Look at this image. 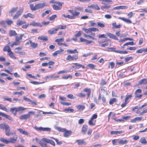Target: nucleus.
I'll return each instance as SVG.
<instances>
[{"label": "nucleus", "instance_id": "nucleus-52", "mask_svg": "<svg viewBox=\"0 0 147 147\" xmlns=\"http://www.w3.org/2000/svg\"><path fill=\"white\" fill-rule=\"evenodd\" d=\"M71 79L72 78V76L71 75H69L67 76H63L62 77V79H63L67 80L68 78Z\"/></svg>", "mask_w": 147, "mask_h": 147}, {"label": "nucleus", "instance_id": "nucleus-64", "mask_svg": "<svg viewBox=\"0 0 147 147\" xmlns=\"http://www.w3.org/2000/svg\"><path fill=\"white\" fill-rule=\"evenodd\" d=\"M67 97L68 98H69L71 99H74V97L73 95L72 94H68L67 96Z\"/></svg>", "mask_w": 147, "mask_h": 147}, {"label": "nucleus", "instance_id": "nucleus-40", "mask_svg": "<svg viewBox=\"0 0 147 147\" xmlns=\"http://www.w3.org/2000/svg\"><path fill=\"white\" fill-rule=\"evenodd\" d=\"M58 29L57 28H56L53 29L52 30H50L48 31V33L49 34H55L58 31Z\"/></svg>", "mask_w": 147, "mask_h": 147}, {"label": "nucleus", "instance_id": "nucleus-34", "mask_svg": "<svg viewBox=\"0 0 147 147\" xmlns=\"http://www.w3.org/2000/svg\"><path fill=\"white\" fill-rule=\"evenodd\" d=\"M30 42L31 46L32 48L35 49L38 47V44L37 43L32 42L30 40Z\"/></svg>", "mask_w": 147, "mask_h": 147}, {"label": "nucleus", "instance_id": "nucleus-36", "mask_svg": "<svg viewBox=\"0 0 147 147\" xmlns=\"http://www.w3.org/2000/svg\"><path fill=\"white\" fill-rule=\"evenodd\" d=\"M135 45V43H134L133 42H127L124 45L121 47L123 48H125V46H128L129 45Z\"/></svg>", "mask_w": 147, "mask_h": 147}, {"label": "nucleus", "instance_id": "nucleus-25", "mask_svg": "<svg viewBox=\"0 0 147 147\" xmlns=\"http://www.w3.org/2000/svg\"><path fill=\"white\" fill-rule=\"evenodd\" d=\"M66 52L69 54L78 53V51L76 49L74 50L68 49L67 50Z\"/></svg>", "mask_w": 147, "mask_h": 147}, {"label": "nucleus", "instance_id": "nucleus-41", "mask_svg": "<svg viewBox=\"0 0 147 147\" xmlns=\"http://www.w3.org/2000/svg\"><path fill=\"white\" fill-rule=\"evenodd\" d=\"M77 68L79 69L81 67H82L83 69L85 68V67L83 65L78 64L77 63H74Z\"/></svg>", "mask_w": 147, "mask_h": 147}, {"label": "nucleus", "instance_id": "nucleus-48", "mask_svg": "<svg viewBox=\"0 0 147 147\" xmlns=\"http://www.w3.org/2000/svg\"><path fill=\"white\" fill-rule=\"evenodd\" d=\"M111 7L110 5H108L106 4L102 6L101 7V9L102 10H104L105 9H108Z\"/></svg>", "mask_w": 147, "mask_h": 147}, {"label": "nucleus", "instance_id": "nucleus-49", "mask_svg": "<svg viewBox=\"0 0 147 147\" xmlns=\"http://www.w3.org/2000/svg\"><path fill=\"white\" fill-rule=\"evenodd\" d=\"M51 139L54 140L57 143V145H61L62 144V142L61 141H59V140L57 138H55L53 137L51 138Z\"/></svg>", "mask_w": 147, "mask_h": 147}, {"label": "nucleus", "instance_id": "nucleus-26", "mask_svg": "<svg viewBox=\"0 0 147 147\" xmlns=\"http://www.w3.org/2000/svg\"><path fill=\"white\" fill-rule=\"evenodd\" d=\"M133 96V95L132 94L127 95L125 98L124 99V101H125L128 103H129L130 100L131 99L132 97Z\"/></svg>", "mask_w": 147, "mask_h": 147}, {"label": "nucleus", "instance_id": "nucleus-37", "mask_svg": "<svg viewBox=\"0 0 147 147\" xmlns=\"http://www.w3.org/2000/svg\"><path fill=\"white\" fill-rule=\"evenodd\" d=\"M26 23V22L25 21H20L18 20L16 24L18 26H20L25 24Z\"/></svg>", "mask_w": 147, "mask_h": 147}, {"label": "nucleus", "instance_id": "nucleus-59", "mask_svg": "<svg viewBox=\"0 0 147 147\" xmlns=\"http://www.w3.org/2000/svg\"><path fill=\"white\" fill-rule=\"evenodd\" d=\"M84 120L83 119H80L78 121V123L79 125H82L84 123Z\"/></svg>", "mask_w": 147, "mask_h": 147}, {"label": "nucleus", "instance_id": "nucleus-51", "mask_svg": "<svg viewBox=\"0 0 147 147\" xmlns=\"http://www.w3.org/2000/svg\"><path fill=\"white\" fill-rule=\"evenodd\" d=\"M1 141L6 144H8L9 143V140H8L3 138H1Z\"/></svg>", "mask_w": 147, "mask_h": 147}, {"label": "nucleus", "instance_id": "nucleus-9", "mask_svg": "<svg viewBox=\"0 0 147 147\" xmlns=\"http://www.w3.org/2000/svg\"><path fill=\"white\" fill-rule=\"evenodd\" d=\"M79 59L78 55V54L71 55H68L66 58L67 61H76Z\"/></svg>", "mask_w": 147, "mask_h": 147}, {"label": "nucleus", "instance_id": "nucleus-15", "mask_svg": "<svg viewBox=\"0 0 147 147\" xmlns=\"http://www.w3.org/2000/svg\"><path fill=\"white\" fill-rule=\"evenodd\" d=\"M22 49V47H16L15 49V50H16L15 53L22 55H25L26 53L24 51H21Z\"/></svg>", "mask_w": 147, "mask_h": 147}, {"label": "nucleus", "instance_id": "nucleus-17", "mask_svg": "<svg viewBox=\"0 0 147 147\" xmlns=\"http://www.w3.org/2000/svg\"><path fill=\"white\" fill-rule=\"evenodd\" d=\"M76 142L79 145H86L87 144L86 142L84 139L77 140L76 141Z\"/></svg>", "mask_w": 147, "mask_h": 147}, {"label": "nucleus", "instance_id": "nucleus-24", "mask_svg": "<svg viewBox=\"0 0 147 147\" xmlns=\"http://www.w3.org/2000/svg\"><path fill=\"white\" fill-rule=\"evenodd\" d=\"M17 35L16 32L13 30H10L9 32V36L10 37L16 36Z\"/></svg>", "mask_w": 147, "mask_h": 147}, {"label": "nucleus", "instance_id": "nucleus-3", "mask_svg": "<svg viewBox=\"0 0 147 147\" xmlns=\"http://www.w3.org/2000/svg\"><path fill=\"white\" fill-rule=\"evenodd\" d=\"M47 6V4L46 2H43L42 3H39L36 4L34 5L33 4H31L30 5V7L31 11H35L36 10L42 9L45 7Z\"/></svg>", "mask_w": 147, "mask_h": 147}, {"label": "nucleus", "instance_id": "nucleus-39", "mask_svg": "<svg viewBox=\"0 0 147 147\" xmlns=\"http://www.w3.org/2000/svg\"><path fill=\"white\" fill-rule=\"evenodd\" d=\"M128 142V141L127 140L121 139L118 141V143L119 145H123L127 144Z\"/></svg>", "mask_w": 147, "mask_h": 147}, {"label": "nucleus", "instance_id": "nucleus-29", "mask_svg": "<svg viewBox=\"0 0 147 147\" xmlns=\"http://www.w3.org/2000/svg\"><path fill=\"white\" fill-rule=\"evenodd\" d=\"M17 130L20 133L22 134H23L26 136H28L29 135V134L28 132L24 130L23 129L21 128H18L17 129Z\"/></svg>", "mask_w": 147, "mask_h": 147}, {"label": "nucleus", "instance_id": "nucleus-10", "mask_svg": "<svg viewBox=\"0 0 147 147\" xmlns=\"http://www.w3.org/2000/svg\"><path fill=\"white\" fill-rule=\"evenodd\" d=\"M97 117V115L95 114H94L88 122L89 125L90 126H94L96 125V121L94 119H96Z\"/></svg>", "mask_w": 147, "mask_h": 147}, {"label": "nucleus", "instance_id": "nucleus-20", "mask_svg": "<svg viewBox=\"0 0 147 147\" xmlns=\"http://www.w3.org/2000/svg\"><path fill=\"white\" fill-rule=\"evenodd\" d=\"M80 40L81 42H86V44L87 45L93 42L91 40H88L81 37L80 38Z\"/></svg>", "mask_w": 147, "mask_h": 147}, {"label": "nucleus", "instance_id": "nucleus-23", "mask_svg": "<svg viewBox=\"0 0 147 147\" xmlns=\"http://www.w3.org/2000/svg\"><path fill=\"white\" fill-rule=\"evenodd\" d=\"M18 9V7H13L9 11V13L11 14V16H13L14 14L17 11Z\"/></svg>", "mask_w": 147, "mask_h": 147}, {"label": "nucleus", "instance_id": "nucleus-47", "mask_svg": "<svg viewBox=\"0 0 147 147\" xmlns=\"http://www.w3.org/2000/svg\"><path fill=\"white\" fill-rule=\"evenodd\" d=\"M97 25L98 27L100 28H104L105 27V24L102 23L101 22H98L97 23Z\"/></svg>", "mask_w": 147, "mask_h": 147}, {"label": "nucleus", "instance_id": "nucleus-16", "mask_svg": "<svg viewBox=\"0 0 147 147\" xmlns=\"http://www.w3.org/2000/svg\"><path fill=\"white\" fill-rule=\"evenodd\" d=\"M34 128L36 130L38 131H50L51 130V129L49 127H35Z\"/></svg>", "mask_w": 147, "mask_h": 147}, {"label": "nucleus", "instance_id": "nucleus-61", "mask_svg": "<svg viewBox=\"0 0 147 147\" xmlns=\"http://www.w3.org/2000/svg\"><path fill=\"white\" fill-rule=\"evenodd\" d=\"M82 34V32L81 31H79L75 34V37H79L81 36Z\"/></svg>", "mask_w": 147, "mask_h": 147}, {"label": "nucleus", "instance_id": "nucleus-33", "mask_svg": "<svg viewBox=\"0 0 147 147\" xmlns=\"http://www.w3.org/2000/svg\"><path fill=\"white\" fill-rule=\"evenodd\" d=\"M123 131L121 130L119 131H110V134L111 135H113V134L117 135L118 134H121L123 133Z\"/></svg>", "mask_w": 147, "mask_h": 147}, {"label": "nucleus", "instance_id": "nucleus-5", "mask_svg": "<svg viewBox=\"0 0 147 147\" xmlns=\"http://www.w3.org/2000/svg\"><path fill=\"white\" fill-rule=\"evenodd\" d=\"M0 128L5 130V133L6 136H9L13 134L11 132L10 127L7 124L4 123L0 124Z\"/></svg>", "mask_w": 147, "mask_h": 147}, {"label": "nucleus", "instance_id": "nucleus-22", "mask_svg": "<svg viewBox=\"0 0 147 147\" xmlns=\"http://www.w3.org/2000/svg\"><path fill=\"white\" fill-rule=\"evenodd\" d=\"M88 129V126L86 124L84 125L82 127V133L84 134H85L86 133Z\"/></svg>", "mask_w": 147, "mask_h": 147}, {"label": "nucleus", "instance_id": "nucleus-60", "mask_svg": "<svg viewBox=\"0 0 147 147\" xmlns=\"http://www.w3.org/2000/svg\"><path fill=\"white\" fill-rule=\"evenodd\" d=\"M64 39L63 38H59L55 40V42H63L64 41Z\"/></svg>", "mask_w": 147, "mask_h": 147}, {"label": "nucleus", "instance_id": "nucleus-6", "mask_svg": "<svg viewBox=\"0 0 147 147\" xmlns=\"http://www.w3.org/2000/svg\"><path fill=\"white\" fill-rule=\"evenodd\" d=\"M55 129L58 130L59 132H64L63 136L65 137H69L72 134V131L71 130H67L65 128L56 127H55Z\"/></svg>", "mask_w": 147, "mask_h": 147}, {"label": "nucleus", "instance_id": "nucleus-18", "mask_svg": "<svg viewBox=\"0 0 147 147\" xmlns=\"http://www.w3.org/2000/svg\"><path fill=\"white\" fill-rule=\"evenodd\" d=\"M18 138V135H16L15 137H11L9 138V143H15L17 141Z\"/></svg>", "mask_w": 147, "mask_h": 147}, {"label": "nucleus", "instance_id": "nucleus-28", "mask_svg": "<svg viewBox=\"0 0 147 147\" xmlns=\"http://www.w3.org/2000/svg\"><path fill=\"white\" fill-rule=\"evenodd\" d=\"M23 16L25 18H27L28 17H29L31 18H34L35 17L34 15L30 13H28L24 15Z\"/></svg>", "mask_w": 147, "mask_h": 147}, {"label": "nucleus", "instance_id": "nucleus-53", "mask_svg": "<svg viewBox=\"0 0 147 147\" xmlns=\"http://www.w3.org/2000/svg\"><path fill=\"white\" fill-rule=\"evenodd\" d=\"M107 84V82L104 79H102L100 84L101 86H103Z\"/></svg>", "mask_w": 147, "mask_h": 147}, {"label": "nucleus", "instance_id": "nucleus-13", "mask_svg": "<svg viewBox=\"0 0 147 147\" xmlns=\"http://www.w3.org/2000/svg\"><path fill=\"white\" fill-rule=\"evenodd\" d=\"M142 90L140 89H137L135 92L134 94L135 95V98H136L140 99H141L142 96V94H139L141 93Z\"/></svg>", "mask_w": 147, "mask_h": 147}, {"label": "nucleus", "instance_id": "nucleus-19", "mask_svg": "<svg viewBox=\"0 0 147 147\" xmlns=\"http://www.w3.org/2000/svg\"><path fill=\"white\" fill-rule=\"evenodd\" d=\"M118 19L122 20L127 24H130L132 23V21L129 19H127L121 17H119Z\"/></svg>", "mask_w": 147, "mask_h": 147}, {"label": "nucleus", "instance_id": "nucleus-43", "mask_svg": "<svg viewBox=\"0 0 147 147\" xmlns=\"http://www.w3.org/2000/svg\"><path fill=\"white\" fill-rule=\"evenodd\" d=\"M140 142L141 144H145L147 143V142L145 137L141 138L140 140Z\"/></svg>", "mask_w": 147, "mask_h": 147}, {"label": "nucleus", "instance_id": "nucleus-1", "mask_svg": "<svg viewBox=\"0 0 147 147\" xmlns=\"http://www.w3.org/2000/svg\"><path fill=\"white\" fill-rule=\"evenodd\" d=\"M82 30L87 34L90 33V35L87 34H84V36L85 37L89 38L93 40H96L97 39L96 36V34L94 32H92V31L98 32L99 31V29L96 28H91L88 29L85 28H83Z\"/></svg>", "mask_w": 147, "mask_h": 147}, {"label": "nucleus", "instance_id": "nucleus-32", "mask_svg": "<svg viewBox=\"0 0 147 147\" xmlns=\"http://www.w3.org/2000/svg\"><path fill=\"white\" fill-rule=\"evenodd\" d=\"M147 83V79L146 78H144L140 80L139 82L138 86L142 84H145Z\"/></svg>", "mask_w": 147, "mask_h": 147}, {"label": "nucleus", "instance_id": "nucleus-14", "mask_svg": "<svg viewBox=\"0 0 147 147\" xmlns=\"http://www.w3.org/2000/svg\"><path fill=\"white\" fill-rule=\"evenodd\" d=\"M24 10L23 8H22L19 10L16 13L15 15L13 16V19L16 20L18 19L21 15Z\"/></svg>", "mask_w": 147, "mask_h": 147}, {"label": "nucleus", "instance_id": "nucleus-63", "mask_svg": "<svg viewBox=\"0 0 147 147\" xmlns=\"http://www.w3.org/2000/svg\"><path fill=\"white\" fill-rule=\"evenodd\" d=\"M133 58L132 57H125V62H127L131 60Z\"/></svg>", "mask_w": 147, "mask_h": 147}, {"label": "nucleus", "instance_id": "nucleus-50", "mask_svg": "<svg viewBox=\"0 0 147 147\" xmlns=\"http://www.w3.org/2000/svg\"><path fill=\"white\" fill-rule=\"evenodd\" d=\"M2 105L0 104V109L6 112H8L9 110L5 107L2 106Z\"/></svg>", "mask_w": 147, "mask_h": 147}, {"label": "nucleus", "instance_id": "nucleus-12", "mask_svg": "<svg viewBox=\"0 0 147 147\" xmlns=\"http://www.w3.org/2000/svg\"><path fill=\"white\" fill-rule=\"evenodd\" d=\"M32 114L33 115L34 114V112L32 111H29L27 114H26L22 115L19 117L20 119L26 120L28 119L30 117V114Z\"/></svg>", "mask_w": 147, "mask_h": 147}, {"label": "nucleus", "instance_id": "nucleus-7", "mask_svg": "<svg viewBox=\"0 0 147 147\" xmlns=\"http://www.w3.org/2000/svg\"><path fill=\"white\" fill-rule=\"evenodd\" d=\"M3 51L4 52L7 51V55L11 58L16 59L17 58L15 56V54L11 51L9 46L8 45H5L3 49Z\"/></svg>", "mask_w": 147, "mask_h": 147}, {"label": "nucleus", "instance_id": "nucleus-11", "mask_svg": "<svg viewBox=\"0 0 147 147\" xmlns=\"http://www.w3.org/2000/svg\"><path fill=\"white\" fill-rule=\"evenodd\" d=\"M53 9L55 10H61L62 8L61 3L59 2H55V4L52 5Z\"/></svg>", "mask_w": 147, "mask_h": 147}, {"label": "nucleus", "instance_id": "nucleus-21", "mask_svg": "<svg viewBox=\"0 0 147 147\" xmlns=\"http://www.w3.org/2000/svg\"><path fill=\"white\" fill-rule=\"evenodd\" d=\"M0 115L5 117L6 118L10 121H12L13 118L10 116L5 114L4 113L0 112Z\"/></svg>", "mask_w": 147, "mask_h": 147}, {"label": "nucleus", "instance_id": "nucleus-27", "mask_svg": "<svg viewBox=\"0 0 147 147\" xmlns=\"http://www.w3.org/2000/svg\"><path fill=\"white\" fill-rule=\"evenodd\" d=\"M83 91L86 92L87 93V96L88 98H89L91 92V90L90 88H86L84 89L83 90Z\"/></svg>", "mask_w": 147, "mask_h": 147}, {"label": "nucleus", "instance_id": "nucleus-35", "mask_svg": "<svg viewBox=\"0 0 147 147\" xmlns=\"http://www.w3.org/2000/svg\"><path fill=\"white\" fill-rule=\"evenodd\" d=\"M107 35L111 38L115 40L118 39L116 36L114 34H112L110 33H107Z\"/></svg>", "mask_w": 147, "mask_h": 147}, {"label": "nucleus", "instance_id": "nucleus-4", "mask_svg": "<svg viewBox=\"0 0 147 147\" xmlns=\"http://www.w3.org/2000/svg\"><path fill=\"white\" fill-rule=\"evenodd\" d=\"M24 35V34H21L16 36L15 37V41L11 44V47H13L14 46L19 45L22 40L23 37Z\"/></svg>", "mask_w": 147, "mask_h": 147}, {"label": "nucleus", "instance_id": "nucleus-54", "mask_svg": "<svg viewBox=\"0 0 147 147\" xmlns=\"http://www.w3.org/2000/svg\"><path fill=\"white\" fill-rule=\"evenodd\" d=\"M88 66L90 68L92 69H94L96 67V65H95L91 63L88 64Z\"/></svg>", "mask_w": 147, "mask_h": 147}, {"label": "nucleus", "instance_id": "nucleus-55", "mask_svg": "<svg viewBox=\"0 0 147 147\" xmlns=\"http://www.w3.org/2000/svg\"><path fill=\"white\" fill-rule=\"evenodd\" d=\"M57 16L56 15H52L51 17H50L49 19L50 21H53L54 20L55 18H56Z\"/></svg>", "mask_w": 147, "mask_h": 147}, {"label": "nucleus", "instance_id": "nucleus-2", "mask_svg": "<svg viewBox=\"0 0 147 147\" xmlns=\"http://www.w3.org/2000/svg\"><path fill=\"white\" fill-rule=\"evenodd\" d=\"M82 10V8L80 7H76L75 8L74 11L73 9H70L68 10V11L71 13L72 15L71 16L69 15H65L64 14H63L62 16L63 17L68 18L71 19H75L76 17L78 16L80 14V12H77V10L81 11Z\"/></svg>", "mask_w": 147, "mask_h": 147}, {"label": "nucleus", "instance_id": "nucleus-42", "mask_svg": "<svg viewBox=\"0 0 147 147\" xmlns=\"http://www.w3.org/2000/svg\"><path fill=\"white\" fill-rule=\"evenodd\" d=\"M143 52H147V48L146 49L142 48L138 49L136 51V53H142Z\"/></svg>", "mask_w": 147, "mask_h": 147}, {"label": "nucleus", "instance_id": "nucleus-46", "mask_svg": "<svg viewBox=\"0 0 147 147\" xmlns=\"http://www.w3.org/2000/svg\"><path fill=\"white\" fill-rule=\"evenodd\" d=\"M113 27L114 28H120L121 26V24H119L118 25H116V23L114 22L112 23Z\"/></svg>", "mask_w": 147, "mask_h": 147}, {"label": "nucleus", "instance_id": "nucleus-31", "mask_svg": "<svg viewBox=\"0 0 147 147\" xmlns=\"http://www.w3.org/2000/svg\"><path fill=\"white\" fill-rule=\"evenodd\" d=\"M38 39L39 40H42L43 41H47L48 40V38L47 36H39L38 37Z\"/></svg>", "mask_w": 147, "mask_h": 147}, {"label": "nucleus", "instance_id": "nucleus-58", "mask_svg": "<svg viewBox=\"0 0 147 147\" xmlns=\"http://www.w3.org/2000/svg\"><path fill=\"white\" fill-rule=\"evenodd\" d=\"M58 30L59 29H65L66 28V26L65 25H61L60 26V27L59 26L57 28Z\"/></svg>", "mask_w": 147, "mask_h": 147}, {"label": "nucleus", "instance_id": "nucleus-30", "mask_svg": "<svg viewBox=\"0 0 147 147\" xmlns=\"http://www.w3.org/2000/svg\"><path fill=\"white\" fill-rule=\"evenodd\" d=\"M30 25L32 26H39L41 27L42 26V25L40 23L36 22L34 21L32 22L30 24Z\"/></svg>", "mask_w": 147, "mask_h": 147}, {"label": "nucleus", "instance_id": "nucleus-62", "mask_svg": "<svg viewBox=\"0 0 147 147\" xmlns=\"http://www.w3.org/2000/svg\"><path fill=\"white\" fill-rule=\"evenodd\" d=\"M128 103V102L125 101H124V102L121 105V107L122 108H124L126 107Z\"/></svg>", "mask_w": 147, "mask_h": 147}, {"label": "nucleus", "instance_id": "nucleus-8", "mask_svg": "<svg viewBox=\"0 0 147 147\" xmlns=\"http://www.w3.org/2000/svg\"><path fill=\"white\" fill-rule=\"evenodd\" d=\"M26 109L23 107H14L11 108L10 109V111L12 112L14 115L15 116L17 114V112L22 111Z\"/></svg>", "mask_w": 147, "mask_h": 147}, {"label": "nucleus", "instance_id": "nucleus-45", "mask_svg": "<svg viewBox=\"0 0 147 147\" xmlns=\"http://www.w3.org/2000/svg\"><path fill=\"white\" fill-rule=\"evenodd\" d=\"M76 108L78 110H82L85 109V107L84 105H79L77 106Z\"/></svg>", "mask_w": 147, "mask_h": 147}, {"label": "nucleus", "instance_id": "nucleus-38", "mask_svg": "<svg viewBox=\"0 0 147 147\" xmlns=\"http://www.w3.org/2000/svg\"><path fill=\"white\" fill-rule=\"evenodd\" d=\"M117 99L115 98H111L110 99L109 103L110 105H112L114 103L117 102Z\"/></svg>", "mask_w": 147, "mask_h": 147}, {"label": "nucleus", "instance_id": "nucleus-56", "mask_svg": "<svg viewBox=\"0 0 147 147\" xmlns=\"http://www.w3.org/2000/svg\"><path fill=\"white\" fill-rule=\"evenodd\" d=\"M60 103L61 104L63 105H65L66 106H69L71 105V103L70 102H61Z\"/></svg>", "mask_w": 147, "mask_h": 147}, {"label": "nucleus", "instance_id": "nucleus-44", "mask_svg": "<svg viewBox=\"0 0 147 147\" xmlns=\"http://www.w3.org/2000/svg\"><path fill=\"white\" fill-rule=\"evenodd\" d=\"M108 51L109 52H115L117 53H118L119 50H116V48H113V47H111L109 48L108 49Z\"/></svg>", "mask_w": 147, "mask_h": 147}, {"label": "nucleus", "instance_id": "nucleus-57", "mask_svg": "<svg viewBox=\"0 0 147 147\" xmlns=\"http://www.w3.org/2000/svg\"><path fill=\"white\" fill-rule=\"evenodd\" d=\"M69 71L67 70H62L59 71L57 74H66Z\"/></svg>", "mask_w": 147, "mask_h": 147}]
</instances>
